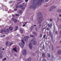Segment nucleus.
<instances>
[{"mask_svg":"<svg viewBox=\"0 0 61 61\" xmlns=\"http://www.w3.org/2000/svg\"><path fill=\"white\" fill-rule=\"evenodd\" d=\"M52 7L53 9H55V8H56V6L55 5L52 6Z\"/></svg>","mask_w":61,"mask_h":61,"instance_id":"obj_19","label":"nucleus"},{"mask_svg":"<svg viewBox=\"0 0 61 61\" xmlns=\"http://www.w3.org/2000/svg\"><path fill=\"white\" fill-rule=\"evenodd\" d=\"M33 34H34V35L35 36L37 35V34H36V33L35 32H33Z\"/></svg>","mask_w":61,"mask_h":61,"instance_id":"obj_29","label":"nucleus"},{"mask_svg":"<svg viewBox=\"0 0 61 61\" xmlns=\"http://www.w3.org/2000/svg\"><path fill=\"white\" fill-rule=\"evenodd\" d=\"M49 1V0H45V2H48Z\"/></svg>","mask_w":61,"mask_h":61,"instance_id":"obj_46","label":"nucleus"},{"mask_svg":"<svg viewBox=\"0 0 61 61\" xmlns=\"http://www.w3.org/2000/svg\"><path fill=\"white\" fill-rule=\"evenodd\" d=\"M42 55L43 57H45V54L44 53L42 54Z\"/></svg>","mask_w":61,"mask_h":61,"instance_id":"obj_28","label":"nucleus"},{"mask_svg":"<svg viewBox=\"0 0 61 61\" xmlns=\"http://www.w3.org/2000/svg\"><path fill=\"white\" fill-rule=\"evenodd\" d=\"M6 58H5L4 59H3V61H5V60H6Z\"/></svg>","mask_w":61,"mask_h":61,"instance_id":"obj_42","label":"nucleus"},{"mask_svg":"<svg viewBox=\"0 0 61 61\" xmlns=\"http://www.w3.org/2000/svg\"><path fill=\"white\" fill-rule=\"evenodd\" d=\"M23 54L24 56H26L27 54V52H23Z\"/></svg>","mask_w":61,"mask_h":61,"instance_id":"obj_18","label":"nucleus"},{"mask_svg":"<svg viewBox=\"0 0 61 61\" xmlns=\"http://www.w3.org/2000/svg\"><path fill=\"white\" fill-rule=\"evenodd\" d=\"M59 20H60V18H58L57 19V22H58V21H59Z\"/></svg>","mask_w":61,"mask_h":61,"instance_id":"obj_34","label":"nucleus"},{"mask_svg":"<svg viewBox=\"0 0 61 61\" xmlns=\"http://www.w3.org/2000/svg\"><path fill=\"white\" fill-rule=\"evenodd\" d=\"M7 32H9V29H7Z\"/></svg>","mask_w":61,"mask_h":61,"instance_id":"obj_49","label":"nucleus"},{"mask_svg":"<svg viewBox=\"0 0 61 61\" xmlns=\"http://www.w3.org/2000/svg\"><path fill=\"white\" fill-rule=\"evenodd\" d=\"M14 22H15V23H16V22H17V20L15 19H14Z\"/></svg>","mask_w":61,"mask_h":61,"instance_id":"obj_23","label":"nucleus"},{"mask_svg":"<svg viewBox=\"0 0 61 61\" xmlns=\"http://www.w3.org/2000/svg\"><path fill=\"white\" fill-rule=\"evenodd\" d=\"M0 53L1 54H3V52L2 51H1V50H0Z\"/></svg>","mask_w":61,"mask_h":61,"instance_id":"obj_40","label":"nucleus"},{"mask_svg":"<svg viewBox=\"0 0 61 61\" xmlns=\"http://www.w3.org/2000/svg\"><path fill=\"white\" fill-rule=\"evenodd\" d=\"M19 8H23V5H20L19 6Z\"/></svg>","mask_w":61,"mask_h":61,"instance_id":"obj_22","label":"nucleus"},{"mask_svg":"<svg viewBox=\"0 0 61 61\" xmlns=\"http://www.w3.org/2000/svg\"><path fill=\"white\" fill-rule=\"evenodd\" d=\"M20 32H21V33H23V30H22V29H20Z\"/></svg>","mask_w":61,"mask_h":61,"instance_id":"obj_26","label":"nucleus"},{"mask_svg":"<svg viewBox=\"0 0 61 61\" xmlns=\"http://www.w3.org/2000/svg\"><path fill=\"white\" fill-rule=\"evenodd\" d=\"M43 49L44 50V49H45V46H44V45H43Z\"/></svg>","mask_w":61,"mask_h":61,"instance_id":"obj_44","label":"nucleus"},{"mask_svg":"<svg viewBox=\"0 0 61 61\" xmlns=\"http://www.w3.org/2000/svg\"><path fill=\"white\" fill-rule=\"evenodd\" d=\"M47 30L48 31H49V28H47Z\"/></svg>","mask_w":61,"mask_h":61,"instance_id":"obj_58","label":"nucleus"},{"mask_svg":"<svg viewBox=\"0 0 61 61\" xmlns=\"http://www.w3.org/2000/svg\"><path fill=\"white\" fill-rule=\"evenodd\" d=\"M2 53H0V58H1L3 57V56L2 55Z\"/></svg>","mask_w":61,"mask_h":61,"instance_id":"obj_20","label":"nucleus"},{"mask_svg":"<svg viewBox=\"0 0 61 61\" xmlns=\"http://www.w3.org/2000/svg\"><path fill=\"white\" fill-rule=\"evenodd\" d=\"M9 41H6V46H7L8 45V44H9Z\"/></svg>","mask_w":61,"mask_h":61,"instance_id":"obj_10","label":"nucleus"},{"mask_svg":"<svg viewBox=\"0 0 61 61\" xmlns=\"http://www.w3.org/2000/svg\"><path fill=\"white\" fill-rule=\"evenodd\" d=\"M15 27L16 29H18V26H16Z\"/></svg>","mask_w":61,"mask_h":61,"instance_id":"obj_57","label":"nucleus"},{"mask_svg":"<svg viewBox=\"0 0 61 61\" xmlns=\"http://www.w3.org/2000/svg\"><path fill=\"white\" fill-rule=\"evenodd\" d=\"M43 36V34H41V36H40V37L41 38L42 37V36Z\"/></svg>","mask_w":61,"mask_h":61,"instance_id":"obj_43","label":"nucleus"},{"mask_svg":"<svg viewBox=\"0 0 61 61\" xmlns=\"http://www.w3.org/2000/svg\"><path fill=\"white\" fill-rule=\"evenodd\" d=\"M38 28H36V31H37V30H38Z\"/></svg>","mask_w":61,"mask_h":61,"instance_id":"obj_48","label":"nucleus"},{"mask_svg":"<svg viewBox=\"0 0 61 61\" xmlns=\"http://www.w3.org/2000/svg\"><path fill=\"white\" fill-rule=\"evenodd\" d=\"M36 1L39 2H41V4L42 2H44V0H36Z\"/></svg>","mask_w":61,"mask_h":61,"instance_id":"obj_7","label":"nucleus"},{"mask_svg":"<svg viewBox=\"0 0 61 61\" xmlns=\"http://www.w3.org/2000/svg\"><path fill=\"white\" fill-rule=\"evenodd\" d=\"M33 3L31 5H30V9H33V10H35L36 8L38 7L39 6L41 5L42 3L41 2H38L36 0H33Z\"/></svg>","mask_w":61,"mask_h":61,"instance_id":"obj_1","label":"nucleus"},{"mask_svg":"<svg viewBox=\"0 0 61 61\" xmlns=\"http://www.w3.org/2000/svg\"><path fill=\"white\" fill-rule=\"evenodd\" d=\"M30 36L31 37H32V38H34L35 37V36L31 35H30Z\"/></svg>","mask_w":61,"mask_h":61,"instance_id":"obj_16","label":"nucleus"},{"mask_svg":"<svg viewBox=\"0 0 61 61\" xmlns=\"http://www.w3.org/2000/svg\"><path fill=\"white\" fill-rule=\"evenodd\" d=\"M16 16H19V14H16L15 15Z\"/></svg>","mask_w":61,"mask_h":61,"instance_id":"obj_37","label":"nucleus"},{"mask_svg":"<svg viewBox=\"0 0 61 61\" xmlns=\"http://www.w3.org/2000/svg\"><path fill=\"white\" fill-rule=\"evenodd\" d=\"M21 42L23 43V44H25V42H24V40H21Z\"/></svg>","mask_w":61,"mask_h":61,"instance_id":"obj_30","label":"nucleus"},{"mask_svg":"<svg viewBox=\"0 0 61 61\" xmlns=\"http://www.w3.org/2000/svg\"><path fill=\"white\" fill-rule=\"evenodd\" d=\"M1 33H3V30H1Z\"/></svg>","mask_w":61,"mask_h":61,"instance_id":"obj_55","label":"nucleus"},{"mask_svg":"<svg viewBox=\"0 0 61 61\" xmlns=\"http://www.w3.org/2000/svg\"><path fill=\"white\" fill-rule=\"evenodd\" d=\"M25 25H26V24H24V25H23V27H24V26H25Z\"/></svg>","mask_w":61,"mask_h":61,"instance_id":"obj_54","label":"nucleus"},{"mask_svg":"<svg viewBox=\"0 0 61 61\" xmlns=\"http://www.w3.org/2000/svg\"><path fill=\"white\" fill-rule=\"evenodd\" d=\"M46 36V35L45 34L43 36V38H45V37Z\"/></svg>","mask_w":61,"mask_h":61,"instance_id":"obj_31","label":"nucleus"},{"mask_svg":"<svg viewBox=\"0 0 61 61\" xmlns=\"http://www.w3.org/2000/svg\"><path fill=\"white\" fill-rule=\"evenodd\" d=\"M11 20H14V18H12L11 19Z\"/></svg>","mask_w":61,"mask_h":61,"instance_id":"obj_59","label":"nucleus"},{"mask_svg":"<svg viewBox=\"0 0 61 61\" xmlns=\"http://www.w3.org/2000/svg\"><path fill=\"white\" fill-rule=\"evenodd\" d=\"M14 56H17V55L16 54H14Z\"/></svg>","mask_w":61,"mask_h":61,"instance_id":"obj_53","label":"nucleus"},{"mask_svg":"<svg viewBox=\"0 0 61 61\" xmlns=\"http://www.w3.org/2000/svg\"><path fill=\"white\" fill-rule=\"evenodd\" d=\"M36 40V38H33L31 40V43H33V42L34 41Z\"/></svg>","mask_w":61,"mask_h":61,"instance_id":"obj_12","label":"nucleus"},{"mask_svg":"<svg viewBox=\"0 0 61 61\" xmlns=\"http://www.w3.org/2000/svg\"><path fill=\"white\" fill-rule=\"evenodd\" d=\"M19 2H18L17 3V5H19Z\"/></svg>","mask_w":61,"mask_h":61,"instance_id":"obj_62","label":"nucleus"},{"mask_svg":"<svg viewBox=\"0 0 61 61\" xmlns=\"http://www.w3.org/2000/svg\"><path fill=\"white\" fill-rule=\"evenodd\" d=\"M47 56H48V57H49V58H50V57H51V56H50V55L49 54H48Z\"/></svg>","mask_w":61,"mask_h":61,"instance_id":"obj_24","label":"nucleus"},{"mask_svg":"<svg viewBox=\"0 0 61 61\" xmlns=\"http://www.w3.org/2000/svg\"><path fill=\"white\" fill-rule=\"evenodd\" d=\"M43 61H46V59H44L43 60Z\"/></svg>","mask_w":61,"mask_h":61,"instance_id":"obj_45","label":"nucleus"},{"mask_svg":"<svg viewBox=\"0 0 61 61\" xmlns=\"http://www.w3.org/2000/svg\"><path fill=\"white\" fill-rule=\"evenodd\" d=\"M3 31L4 32H5V33H6V30H5V29H4V30Z\"/></svg>","mask_w":61,"mask_h":61,"instance_id":"obj_38","label":"nucleus"},{"mask_svg":"<svg viewBox=\"0 0 61 61\" xmlns=\"http://www.w3.org/2000/svg\"><path fill=\"white\" fill-rule=\"evenodd\" d=\"M19 45L21 48H23L24 47V45L22 44V43H20L19 44Z\"/></svg>","mask_w":61,"mask_h":61,"instance_id":"obj_6","label":"nucleus"},{"mask_svg":"<svg viewBox=\"0 0 61 61\" xmlns=\"http://www.w3.org/2000/svg\"><path fill=\"white\" fill-rule=\"evenodd\" d=\"M17 8H15L14 9V10H15V11H17Z\"/></svg>","mask_w":61,"mask_h":61,"instance_id":"obj_36","label":"nucleus"},{"mask_svg":"<svg viewBox=\"0 0 61 61\" xmlns=\"http://www.w3.org/2000/svg\"><path fill=\"white\" fill-rule=\"evenodd\" d=\"M55 34H57V31L56 30L55 32Z\"/></svg>","mask_w":61,"mask_h":61,"instance_id":"obj_41","label":"nucleus"},{"mask_svg":"<svg viewBox=\"0 0 61 61\" xmlns=\"http://www.w3.org/2000/svg\"><path fill=\"white\" fill-rule=\"evenodd\" d=\"M44 19H42V20H39V21L38 22V24H39V25L38 26L39 28H40V27H41V25H42V24H41V22L43 21H44Z\"/></svg>","mask_w":61,"mask_h":61,"instance_id":"obj_3","label":"nucleus"},{"mask_svg":"<svg viewBox=\"0 0 61 61\" xmlns=\"http://www.w3.org/2000/svg\"><path fill=\"white\" fill-rule=\"evenodd\" d=\"M60 34H61V30L60 31Z\"/></svg>","mask_w":61,"mask_h":61,"instance_id":"obj_64","label":"nucleus"},{"mask_svg":"<svg viewBox=\"0 0 61 61\" xmlns=\"http://www.w3.org/2000/svg\"><path fill=\"white\" fill-rule=\"evenodd\" d=\"M31 60V59L30 58H29L27 59V61H30Z\"/></svg>","mask_w":61,"mask_h":61,"instance_id":"obj_25","label":"nucleus"},{"mask_svg":"<svg viewBox=\"0 0 61 61\" xmlns=\"http://www.w3.org/2000/svg\"><path fill=\"white\" fill-rule=\"evenodd\" d=\"M17 36H20V35H19V34H18L17 35Z\"/></svg>","mask_w":61,"mask_h":61,"instance_id":"obj_61","label":"nucleus"},{"mask_svg":"<svg viewBox=\"0 0 61 61\" xmlns=\"http://www.w3.org/2000/svg\"><path fill=\"white\" fill-rule=\"evenodd\" d=\"M13 50H14L15 51V50H16V47Z\"/></svg>","mask_w":61,"mask_h":61,"instance_id":"obj_39","label":"nucleus"},{"mask_svg":"<svg viewBox=\"0 0 61 61\" xmlns=\"http://www.w3.org/2000/svg\"><path fill=\"white\" fill-rule=\"evenodd\" d=\"M13 27L11 26L9 28V30L10 31H12L13 30Z\"/></svg>","mask_w":61,"mask_h":61,"instance_id":"obj_11","label":"nucleus"},{"mask_svg":"<svg viewBox=\"0 0 61 61\" xmlns=\"http://www.w3.org/2000/svg\"><path fill=\"white\" fill-rule=\"evenodd\" d=\"M27 51L26 50H23V53H24H24H27Z\"/></svg>","mask_w":61,"mask_h":61,"instance_id":"obj_21","label":"nucleus"},{"mask_svg":"<svg viewBox=\"0 0 61 61\" xmlns=\"http://www.w3.org/2000/svg\"><path fill=\"white\" fill-rule=\"evenodd\" d=\"M48 6V4L46 5H44L45 7H47Z\"/></svg>","mask_w":61,"mask_h":61,"instance_id":"obj_33","label":"nucleus"},{"mask_svg":"<svg viewBox=\"0 0 61 61\" xmlns=\"http://www.w3.org/2000/svg\"><path fill=\"white\" fill-rule=\"evenodd\" d=\"M33 44L34 45H36L37 44V42L36 41H34L33 43Z\"/></svg>","mask_w":61,"mask_h":61,"instance_id":"obj_13","label":"nucleus"},{"mask_svg":"<svg viewBox=\"0 0 61 61\" xmlns=\"http://www.w3.org/2000/svg\"><path fill=\"white\" fill-rule=\"evenodd\" d=\"M49 33L51 39H53V37L52 36V34H51V31H50H50H49Z\"/></svg>","mask_w":61,"mask_h":61,"instance_id":"obj_9","label":"nucleus"},{"mask_svg":"<svg viewBox=\"0 0 61 61\" xmlns=\"http://www.w3.org/2000/svg\"><path fill=\"white\" fill-rule=\"evenodd\" d=\"M16 8H18V5H16Z\"/></svg>","mask_w":61,"mask_h":61,"instance_id":"obj_50","label":"nucleus"},{"mask_svg":"<svg viewBox=\"0 0 61 61\" xmlns=\"http://www.w3.org/2000/svg\"><path fill=\"white\" fill-rule=\"evenodd\" d=\"M45 28H46V26L45 25H43L42 28V30H43Z\"/></svg>","mask_w":61,"mask_h":61,"instance_id":"obj_17","label":"nucleus"},{"mask_svg":"<svg viewBox=\"0 0 61 61\" xmlns=\"http://www.w3.org/2000/svg\"><path fill=\"white\" fill-rule=\"evenodd\" d=\"M28 0H25V2H28Z\"/></svg>","mask_w":61,"mask_h":61,"instance_id":"obj_56","label":"nucleus"},{"mask_svg":"<svg viewBox=\"0 0 61 61\" xmlns=\"http://www.w3.org/2000/svg\"><path fill=\"white\" fill-rule=\"evenodd\" d=\"M50 24H48V26H49V27H50Z\"/></svg>","mask_w":61,"mask_h":61,"instance_id":"obj_63","label":"nucleus"},{"mask_svg":"<svg viewBox=\"0 0 61 61\" xmlns=\"http://www.w3.org/2000/svg\"><path fill=\"white\" fill-rule=\"evenodd\" d=\"M37 15L39 16V17L37 18V20H42V19H43V18H42L43 15L41 14V12H39L37 14Z\"/></svg>","mask_w":61,"mask_h":61,"instance_id":"obj_2","label":"nucleus"},{"mask_svg":"<svg viewBox=\"0 0 61 61\" xmlns=\"http://www.w3.org/2000/svg\"><path fill=\"white\" fill-rule=\"evenodd\" d=\"M53 8L52 6L50 8V10H49V11H51L53 9Z\"/></svg>","mask_w":61,"mask_h":61,"instance_id":"obj_15","label":"nucleus"},{"mask_svg":"<svg viewBox=\"0 0 61 61\" xmlns=\"http://www.w3.org/2000/svg\"><path fill=\"white\" fill-rule=\"evenodd\" d=\"M34 25L32 26L30 28L31 31H32V29H33V28H34Z\"/></svg>","mask_w":61,"mask_h":61,"instance_id":"obj_14","label":"nucleus"},{"mask_svg":"<svg viewBox=\"0 0 61 61\" xmlns=\"http://www.w3.org/2000/svg\"><path fill=\"white\" fill-rule=\"evenodd\" d=\"M50 21H52V19H51L50 20Z\"/></svg>","mask_w":61,"mask_h":61,"instance_id":"obj_60","label":"nucleus"},{"mask_svg":"<svg viewBox=\"0 0 61 61\" xmlns=\"http://www.w3.org/2000/svg\"><path fill=\"white\" fill-rule=\"evenodd\" d=\"M32 55L33 56H35V54L34 53H32Z\"/></svg>","mask_w":61,"mask_h":61,"instance_id":"obj_51","label":"nucleus"},{"mask_svg":"<svg viewBox=\"0 0 61 61\" xmlns=\"http://www.w3.org/2000/svg\"><path fill=\"white\" fill-rule=\"evenodd\" d=\"M13 44V43L12 42H10V43L9 44V46H11Z\"/></svg>","mask_w":61,"mask_h":61,"instance_id":"obj_27","label":"nucleus"},{"mask_svg":"<svg viewBox=\"0 0 61 61\" xmlns=\"http://www.w3.org/2000/svg\"><path fill=\"white\" fill-rule=\"evenodd\" d=\"M61 53V51L60 50H59L58 51L57 54L58 55H60Z\"/></svg>","mask_w":61,"mask_h":61,"instance_id":"obj_8","label":"nucleus"},{"mask_svg":"<svg viewBox=\"0 0 61 61\" xmlns=\"http://www.w3.org/2000/svg\"><path fill=\"white\" fill-rule=\"evenodd\" d=\"M58 12L59 13H61V10H58Z\"/></svg>","mask_w":61,"mask_h":61,"instance_id":"obj_32","label":"nucleus"},{"mask_svg":"<svg viewBox=\"0 0 61 61\" xmlns=\"http://www.w3.org/2000/svg\"><path fill=\"white\" fill-rule=\"evenodd\" d=\"M22 10H20L19 11V12L20 14H21L22 13Z\"/></svg>","mask_w":61,"mask_h":61,"instance_id":"obj_35","label":"nucleus"},{"mask_svg":"<svg viewBox=\"0 0 61 61\" xmlns=\"http://www.w3.org/2000/svg\"><path fill=\"white\" fill-rule=\"evenodd\" d=\"M29 47L30 49H32V48L33 47V46H32V45L30 43H29Z\"/></svg>","mask_w":61,"mask_h":61,"instance_id":"obj_5","label":"nucleus"},{"mask_svg":"<svg viewBox=\"0 0 61 61\" xmlns=\"http://www.w3.org/2000/svg\"><path fill=\"white\" fill-rule=\"evenodd\" d=\"M29 38L28 36H25L24 38V40L25 41H26L28 40V39Z\"/></svg>","mask_w":61,"mask_h":61,"instance_id":"obj_4","label":"nucleus"},{"mask_svg":"<svg viewBox=\"0 0 61 61\" xmlns=\"http://www.w3.org/2000/svg\"><path fill=\"white\" fill-rule=\"evenodd\" d=\"M12 17H15V16L14 15H12Z\"/></svg>","mask_w":61,"mask_h":61,"instance_id":"obj_52","label":"nucleus"},{"mask_svg":"<svg viewBox=\"0 0 61 61\" xmlns=\"http://www.w3.org/2000/svg\"><path fill=\"white\" fill-rule=\"evenodd\" d=\"M52 26V23H51L50 25V26L51 27V26Z\"/></svg>","mask_w":61,"mask_h":61,"instance_id":"obj_47","label":"nucleus"}]
</instances>
